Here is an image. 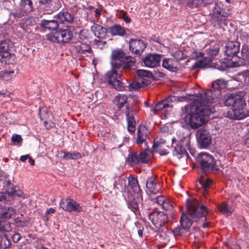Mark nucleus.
Masks as SVG:
<instances>
[{"mask_svg": "<svg viewBox=\"0 0 249 249\" xmlns=\"http://www.w3.org/2000/svg\"><path fill=\"white\" fill-rule=\"evenodd\" d=\"M93 25L90 27L91 32L94 36L99 38H104L108 32V28H104L99 24L96 23L94 20H92Z\"/></svg>", "mask_w": 249, "mask_h": 249, "instance_id": "19", "label": "nucleus"}, {"mask_svg": "<svg viewBox=\"0 0 249 249\" xmlns=\"http://www.w3.org/2000/svg\"><path fill=\"white\" fill-rule=\"evenodd\" d=\"M128 189L131 190L134 194L137 196H140L142 200V198L141 196L142 190L138 183L137 176H130L128 178Z\"/></svg>", "mask_w": 249, "mask_h": 249, "instance_id": "22", "label": "nucleus"}, {"mask_svg": "<svg viewBox=\"0 0 249 249\" xmlns=\"http://www.w3.org/2000/svg\"><path fill=\"white\" fill-rule=\"evenodd\" d=\"M25 23L27 26H33L36 24V18L35 17L30 16L25 19Z\"/></svg>", "mask_w": 249, "mask_h": 249, "instance_id": "60", "label": "nucleus"}, {"mask_svg": "<svg viewBox=\"0 0 249 249\" xmlns=\"http://www.w3.org/2000/svg\"><path fill=\"white\" fill-rule=\"evenodd\" d=\"M38 115L41 120H45L44 125L47 123V117L49 115L48 109L46 107H42L39 108Z\"/></svg>", "mask_w": 249, "mask_h": 249, "instance_id": "42", "label": "nucleus"}, {"mask_svg": "<svg viewBox=\"0 0 249 249\" xmlns=\"http://www.w3.org/2000/svg\"><path fill=\"white\" fill-rule=\"evenodd\" d=\"M175 236L182 235L184 234L187 231L181 226V227H177L172 231Z\"/></svg>", "mask_w": 249, "mask_h": 249, "instance_id": "54", "label": "nucleus"}, {"mask_svg": "<svg viewBox=\"0 0 249 249\" xmlns=\"http://www.w3.org/2000/svg\"><path fill=\"white\" fill-rule=\"evenodd\" d=\"M240 50V45L237 42H229L225 46V53L229 57L236 55Z\"/></svg>", "mask_w": 249, "mask_h": 249, "instance_id": "21", "label": "nucleus"}, {"mask_svg": "<svg viewBox=\"0 0 249 249\" xmlns=\"http://www.w3.org/2000/svg\"><path fill=\"white\" fill-rule=\"evenodd\" d=\"M9 194L11 196V201L12 200L14 196H17L18 197L22 196L23 192L20 190H14L11 192H9Z\"/></svg>", "mask_w": 249, "mask_h": 249, "instance_id": "61", "label": "nucleus"}, {"mask_svg": "<svg viewBox=\"0 0 249 249\" xmlns=\"http://www.w3.org/2000/svg\"><path fill=\"white\" fill-rule=\"evenodd\" d=\"M20 8L26 12H31L34 10L33 3L31 0H21L19 3Z\"/></svg>", "mask_w": 249, "mask_h": 249, "instance_id": "36", "label": "nucleus"}, {"mask_svg": "<svg viewBox=\"0 0 249 249\" xmlns=\"http://www.w3.org/2000/svg\"><path fill=\"white\" fill-rule=\"evenodd\" d=\"M94 42L97 47L100 49H102L107 44V42L105 41L97 39H95Z\"/></svg>", "mask_w": 249, "mask_h": 249, "instance_id": "62", "label": "nucleus"}, {"mask_svg": "<svg viewBox=\"0 0 249 249\" xmlns=\"http://www.w3.org/2000/svg\"><path fill=\"white\" fill-rule=\"evenodd\" d=\"M139 161L143 163H147L149 161V155L146 151H143L140 153L139 156Z\"/></svg>", "mask_w": 249, "mask_h": 249, "instance_id": "46", "label": "nucleus"}, {"mask_svg": "<svg viewBox=\"0 0 249 249\" xmlns=\"http://www.w3.org/2000/svg\"><path fill=\"white\" fill-rule=\"evenodd\" d=\"M219 49L220 44L214 41L212 42L210 47L206 50L207 56L212 58L213 60L217 59L219 56Z\"/></svg>", "mask_w": 249, "mask_h": 249, "instance_id": "25", "label": "nucleus"}, {"mask_svg": "<svg viewBox=\"0 0 249 249\" xmlns=\"http://www.w3.org/2000/svg\"><path fill=\"white\" fill-rule=\"evenodd\" d=\"M117 106L119 108H122L124 105L126 103L127 97L125 95H119L117 97Z\"/></svg>", "mask_w": 249, "mask_h": 249, "instance_id": "49", "label": "nucleus"}, {"mask_svg": "<svg viewBox=\"0 0 249 249\" xmlns=\"http://www.w3.org/2000/svg\"><path fill=\"white\" fill-rule=\"evenodd\" d=\"M11 45L10 40L0 41V63L1 64H9L14 61L15 56L9 52Z\"/></svg>", "mask_w": 249, "mask_h": 249, "instance_id": "9", "label": "nucleus"}, {"mask_svg": "<svg viewBox=\"0 0 249 249\" xmlns=\"http://www.w3.org/2000/svg\"><path fill=\"white\" fill-rule=\"evenodd\" d=\"M241 108V107L234 108L233 110L235 119L241 120L246 117V115L244 113V111Z\"/></svg>", "mask_w": 249, "mask_h": 249, "instance_id": "45", "label": "nucleus"}, {"mask_svg": "<svg viewBox=\"0 0 249 249\" xmlns=\"http://www.w3.org/2000/svg\"><path fill=\"white\" fill-rule=\"evenodd\" d=\"M149 219L157 231L160 232H165L168 230L167 224L169 221L168 214L163 212L154 211L149 214Z\"/></svg>", "mask_w": 249, "mask_h": 249, "instance_id": "4", "label": "nucleus"}, {"mask_svg": "<svg viewBox=\"0 0 249 249\" xmlns=\"http://www.w3.org/2000/svg\"><path fill=\"white\" fill-rule=\"evenodd\" d=\"M223 5L216 4L211 18L213 23H217L219 26L227 25V19L231 15L229 9H224Z\"/></svg>", "mask_w": 249, "mask_h": 249, "instance_id": "7", "label": "nucleus"}, {"mask_svg": "<svg viewBox=\"0 0 249 249\" xmlns=\"http://www.w3.org/2000/svg\"><path fill=\"white\" fill-rule=\"evenodd\" d=\"M29 12H26L25 11L22 10L21 8L20 10H17L15 12L11 13V15H12L15 18H17V19L18 18H22L24 14L29 13Z\"/></svg>", "mask_w": 249, "mask_h": 249, "instance_id": "50", "label": "nucleus"}, {"mask_svg": "<svg viewBox=\"0 0 249 249\" xmlns=\"http://www.w3.org/2000/svg\"><path fill=\"white\" fill-rule=\"evenodd\" d=\"M105 79L110 86L118 91H123L124 89L125 86L121 81V77L116 71L111 70L105 74Z\"/></svg>", "mask_w": 249, "mask_h": 249, "instance_id": "10", "label": "nucleus"}, {"mask_svg": "<svg viewBox=\"0 0 249 249\" xmlns=\"http://www.w3.org/2000/svg\"><path fill=\"white\" fill-rule=\"evenodd\" d=\"M16 210L11 207L0 206V217L9 219L16 213Z\"/></svg>", "mask_w": 249, "mask_h": 249, "instance_id": "31", "label": "nucleus"}, {"mask_svg": "<svg viewBox=\"0 0 249 249\" xmlns=\"http://www.w3.org/2000/svg\"><path fill=\"white\" fill-rule=\"evenodd\" d=\"M177 63V61L174 59L165 58L163 59L162 66L171 71L176 72L178 70Z\"/></svg>", "mask_w": 249, "mask_h": 249, "instance_id": "29", "label": "nucleus"}, {"mask_svg": "<svg viewBox=\"0 0 249 249\" xmlns=\"http://www.w3.org/2000/svg\"><path fill=\"white\" fill-rule=\"evenodd\" d=\"M213 60L209 56H207L196 61L193 66L192 69H195L196 68H206L211 66Z\"/></svg>", "mask_w": 249, "mask_h": 249, "instance_id": "30", "label": "nucleus"}, {"mask_svg": "<svg viewBox=\"0 0 249 249\" xmlns=\"http://www.w3.org/2000/svg\"><path fill=\"white\" fill-rule=\"evenodd\" d=\"M73 37V33L68 29H60L46 36L47 39L58 43H67Z\"/></svg>", "mask_w": 249, "mask_h": 249, "instance_id": "8", "label": "nucleus"}, {"mask_svg": "<svg viewBox=\"0 0 249 249\" xmlns=\"http://www.w3.org/2000/svg\"><path fill=\"white\" fill-rule=\"evenodd\" d=\"M213 0H189L188 5L192 8L205 6L213 3Z\"/></svg>", "mask_w": 249, "mask_h": 249, "instance_id": "33", "label": "nucleus"}, {"mask_svg": "<svg viewBox=\"0 0 249 249\" xmlns=\"http://www.w3.org/2000/svg\"><path fill=\"white\" fill-rule=\"evenodd\" d=\"M219 210L223 214L230 215L231 214L232 212L229 209V207L225 203H222L218 207Z\"/></svg>", "mask_w": 249, "mask_h": 249, "instance_id": "47", "label": "nucleus"}, {"mask_svg": "<svg viewBox=\"0 0 249 249\" xmlns=\"http://www.w3.org/2000/svg\"><path fill=\"white\" fill-rule=\"evenodd\" d=\"M161 57V54L150 53L145 56L143 62L147 67L154 68L159 65Z\"/></svg>", "mask_w": 249, "mask_h": 249, "instance_id": "17", "label": "nucleus"}, {"mask_svg": "<svg viewBox=\"0 0 249 249\" xmlns=\"http://www.w3.org/2000/svg\"><path fill=\"white\" fill-rule=\"evenodd\" d=\"M227 82L220 79L214 81L212 84V89H207L202 93H200L199 97L207 102V104H212L216 101L221 95V89L226 88Z\"/></svg>", "mask_w": 249, "mask_h": 249, "instance_id": "3", "label": "nucleus"}, {"mask_svg": "<svg viewBox=\"0 0 249 249\" xmlns=\"http://www.w3.org/2000/svg\"><path fill=\"white\" fill-rule=\"evenodd\" d=\"M127 123V129L129 132L131 133H134L136 127V121L134 118H126Z\"/></svg>", "mask_w": 249, "mask_h": 249, "instance_id": "43", "label": "nucleus"}, {"mask_svg": "<svg viewBox=\"0 0 249 249\" xmlns=\"http://www.w3.org/2000/svg\"><path fill=\"white\" fill-rule=\"evenodd\" d=\"M187 213L193 219L205 217L208 213L207 208L200 204L196 199H188L186 202Z\"/></svg>", "mask_w": 249, "mask_h": 249, "instance_id": "5", "label": "nucleus"}, {"mask_svg": "<svg viewBox=\"0 0 249 249\" xmlns=\"http://www.w3.org/2000/svg\"><path fill=\"white\" fill-rule=\"evenodd\" d=\"M196 138L199 145L202 148H206L211 144L212 141L211 135L203 127L197 130Z\"/></svg>", "mask_w": 249, "mask_h": 249, "instance_id": "12", "label": "nucleus"}, {"mask_svg": "<svg viewBox=\"0 0 249 249\" xmlns=\"http://www.w3.org/2000/svg\"><path fill=\"white\" fill-rule=\"evenodd\" d=\"M137 143L138 145L145 142L148 138V130L144 125H140L137 128Z\"/></svg>", "mask_w": 249, "mask_h": 249, "instance_id": "20", "label": "nucleus"}, {"mask_svg": "<svg viewBox=\"0 0 249 249\" xmlns=\"http://www.w3.org/2000/svg\"><path fill=\"white\" fill-rule=\"evenodd\" d=\"M161 206L163 209L169 211H172L174 208L173 203L167 199Z\"/></svg>", "mask_w": 249, "mask_h": 249, "instance_id": "53", "label": "nucleus"}, {"mask_svg": "<svg viewBox=\"0 0 249 249\" xmlns=\"http://www.w3.org/2000/svg\"><path fill=\"white\" fill-rule=\"evenodd\" d=\"M10 242L7 238L6 235L3 237L1 238V240L0 242V247L3 249H7L10 247Z\"/></svg>", "mask_w": 249, "mask_h": 249, "instance_id": "51", "label": "nucleus"}, {"mask_svg": "<svg viewBox=\"0 0 249 249\" xmlns=\"http://www.w3.org/2000/svg\"><path fill=\"white\" fill-rule=\"evenodd\" d=\"M15 76V72L13 71H4L0 73V78L5 81H9Z\"/></svg>", "mask_w": 249, "mask_h": 249, "instance_id": "41", "label": "nucleus"}, {"mask_svg": "<svg viewBox=\"0 0 249 249\" xmlns=\"http://www.w3.org/2000/svg\"><path fill=\"white\" fill-rule=\"evenodd\" d=\"M136 110L133 109L132 108H129L128 107H127V111H126V118H134V116L136 114Z\"/></svg>", "mask_w": 249, "mask_h": 249, "instance_id": "57", "label": "nucleus"}, {"mask_svg": "<svg viewBox=\"0 0 249 249\" xmlns=\"http://www.w3.org/2000/svg\"><path fill=\"white\" fill-rule=\"evenodd\" d=\"M130 51L136 54L141 53L146 47L144 42L140 39H131L129 41Z\"/></svg>", "mask_w": 249, "mask_h": 249, "instance_id": "16", "label": "nucleus"}, {"mask_svg": "<svg viewBox=\"0 0 249 249\" xmlns=\"http://www.w3.org/2000/svg\"><path fill=\"white\" fill-rule=\"evenodd\" d=\"M126 161L130 165H134L139 163L138 155L136 152H132L128 154Z\"/></svg>", "mask_w": 249, "mask_h": 249, "instance_id": "40", "label": "nucleus"}, {"mask_svg": "<svg viewBox=\"0 0 249 249\" xmlns=\"http://www.w3.org/2000/svg\"><path fill=\"white\" fill-rule=\"evenodd\" d=\"M166 200V198L163 196L160 195L154 198L153 202L162 206Z\"/></svg>", "mask_w": 249, "mask_h": 249, "instance_id": "56", "label": "nucleus"}, {"mask_svg": "<svg viewBox=\"0 0 249 249\" xmlns=\"http://www.w3.org/2000/svg\"><path fill=\"white\" fill-rule=\"evenodd\" d=\"M165 142V141L164 140H158V139H155L152 146L153 151L159 153L161 156L167 155L168 152L167 150L161 148L162 146L164 145Z\"/></svg>", "mask_w": 249, "mask_h": 249, "instance_id": "27", "label": "nucleus"}, {"mask_svg": "<svg viewBox=\"0 0 249 249\" xmlns=\"http://www.w3.org/2000/svg\"><path fill=\"white\" fill-rule=\"evenodd\" d=\"M246 66L249 68V46L243 45L241 51V57L239 61L234 62V67Z\"/></svg>", "mask_w": 249, "mask_h": 249, "instance_id": "15", "label": "nucleus"}, {"mask_svg": "<svg viewBox=\"0 0 249 249\" xmlns=\"http://www.w3.org/2000/svg\"><path fill=\"white\" fill-rule=\"evenodd\" d=\"M23 216V214H21L20 216H18L14 219V221L16 227L21 228L26 227L28 225L30 222V218L28 217L22 220V218Z\"/></svg>", "mask_w": 249, "mask_h": 249, "instance_id": "39", "label": "nucleus"}, {"mask_svg": "<svg viewBox=\"0 0 249 249\" xmlns=\"http://www.w3.org/2000/svg\"><path fill=\"white\" fill-rule=\"evenodd\" d=\"M38 2L39 6L47 11L48 14L52 13L61 6L59 0H38Z\"/></svg>", "mask_w": 249, "mask_h": 249, "instance_id": "14", "label": "nucleus"}, {"mask_svg": "<svg viewBox=\"0 0 249 249\" xmlns=\"http://www.w3.org/2000/svg\"><path fill=\"white\" fill-rule=\"evenodd\" d=\"M111 64L115 69L121 70L122 71H127L134 66L136 59L134 57L126 55L121 49L112 51L111 56Z\"/></svg>", "mask_w": 249, "mask_h": 249, "instance_id": "2", "label": "nucleus"}, {"mask_svg": "<svg viewBox=\"0 0 249 249\" xmlns=\"http://www.w3.org/2000/svg\"><path fill=\"white\" fill-rule=\"evenodd\" d=\"M61 153L63 154V155L62 156V158L63 159L66 160L72 159L71 153L65 151H61Z\"/></svg>", "mask_w": 249, "mask_h": 249, "instance_id": "63", "label": "nucleus"}, {"mask_svg": "<svg viewBox=\"0 0 249 249\" xmlns=\"http://www.w3.org/2000/svg\"><path fill=\"white\" fill-rule=\"evenodd\" d=\"M195 107V111L193 112L189 118L188 124L190 127L196 129L207 122L209 116L215 112L213 106L207 104V102L200 97H198Z\"/></svg>", "mask_w": 249, "mask_h": 249, "instance_id": "1", "label": "nucleus"}, {"mask_svg": "<svg viewBox=\"0 0 249 249\" xmlns=\"http://www.w3.org/2000/svg\"><path fill=\"white\" fill-rule=\"evenodd\" d=\"M41 26L49 30L55 31L58 29L59 24L57 20L44 19L41 21Z\"/></svg>", "mask_w": 249, "mask_h": 249, "instance_id": "32", "label": "nucleus"}, {"mask_svg": "<svg viewBox=\"0 0 249 249\" xmlns=\"http://www.w3.org/2000/svg\"><path fill=\"white\" fill-rule=\"evenodd\" d=\"M11 141L15 143L19 144L22 142V139L19 135L13 134L11 138Z\"/></svg>", "mask_w": 249, "mask_h": 249, "instance_id": "59", "label": "nucleus"}, {"mask_svg": "<svg viewBox=\"0 0 249 249\" xmlns=\"http://www.w3.org/2000/svg\"><path fill=\"white\" fill-rule=\"evenodd\" d=\"M199 183L200 184L202 189V193L203 195L204 196H206L208 193V189L210 188L212 183V181L210 179L208 178H205L204 177H201L199 180Z\"/></svg>", "mask_w": 249, "mask_h": 249, "instance_id": "34", "label": "nucleus"}, {"mask_svg": "<svg viewBox=\"0 0 249 249\" xmlns=\"http://www.w3.org/2000/svg\"><path fill=\"white\" fill-rule=\"evenodd\" d=\"M147 77L138 78V82L143 86H146L151 83V81Z\"/></svg>", "mask_w": 249, "mask_h": 249, "instance_id": "58", "label": "nucleus"}, {"mask_svg": "<svg viewBox=\"0 0 249 249\" xmlns=\"http://www.w3.org/2000/svg\"><path fill=\"white\" fill-rule=\"evenodd\" d=\"M11 230V224L6 220L0 221V231L8 232Z\"/></svg>", "mask_w": 249, "mask_h": 249, "instance_id": "44", "label": "nucleus"}, {"mask_svg": "<svg viewBox=\"0 0 249 249\" xmlns=\"http://www.w3.org/2000/svg\"><path fill=\"white\" fill-rule=\"evenodd\" d=\"M180 225L184 229L188 231L193 223V218L187 213H183L180 219Z\"/></svg>", "mask_w": 249, "mask_h": 249, "instance_id": "28", "label": "nucleus"}, {"mask_svg": "<svg viewBox=\"0 0 249 249\" xmlns=\"http://www.w3.org/2000/svg\"><path fill=\"white\" fill-rule=\"evenodd\" d=\"M76 52L79 53H84L86 52L90 53L91 48L90 46L86 43L80 42L75 46Z\"/></svg>", "mask_w": 249, "mask_h": 249, "instance_id": "37", "label": "nucleus"}, {"mask_svg": "<svg viewBox=\"0 0 249 249\" xmlns=\"http://www.w3.org/2000/svg\"><path fill=\"white\" fill-rule=\"evenodd\" d=\"M196 161L200 165L203 173L212 171H217L219 169L217 162L213 157L206 153H200L196 157Z\"/></svg>", "mask_w": 249, "mask_h": 249, "instance_id": "6", "label": "nucleus"}, {"mask_svg": "<svg viewBox=\"0 0 249 249\" xmlns=\"http://www.w3.org/2000/svg\"><path fill=\"white\" fill-rule=\"evenodd\" d=\"M244 143L248 147H249V125L247 129V132L245 136Z\"/></svg>", "mask_w": 249, "mask_h": 249, "instance_id": "64", "label": "nucleus"}, {"mask_svg": "<svg viewBox=\"0 0 249 249\" xmlns=\"http://www.w3.org/2000/svg\"><path fill=\"white\" fill-rule=\"evenodd\" d=\"M56 18L60 23L64 24H71L74 21L73 16L68 11L65 10H63L59 12Z\"/></svg>", "mask_w": 249, "mask_h": 249, "instance_id": "23", "label": "nucleus"}, {"mask_svg": "<svg viewBox=\"0 0 249 249\" xmlns=\"http://www.w3.org/2000/svg\"><path fill=\"white\" fill-rule=\"evenodd\" d=\"M173 154L178 159L181 158L184 156H188V154L185 148L179 144H178L175 147Z\"/></svg>", "mask_w": 249, "mask_h": 249, "instance_id": "35", "label": "nucleus"}, {"mask_svg": "<svg viewBox=\"0 0 249 249\" xmlns=\"http://www.w3.org/2000/svg\"><path fill=\"white\" fill-rule=\"evenodd\" d=\"M115 187L117 189L124 190L125 189V180L123 178H119L114 184Z\"/></svg>", "mask_w": 249, "mask_h": 249, "instance_id": "52", "label": "nucleus"}, {"mask_svg": "<svg viewBox=\"0 0 249 249\" xmlns=\"http://www.w3.org/2000/svg\"><path fill=\"white\" fill-rule=\"evenodd\" d=\"M146 188L152 194H156L160 190V185L157 179V176H151L147 178L146 181Z\"/></svg>", "mask_w": 249, "mask_h": 249, "instance_id": "18", "label": "nucleus"}, {"mask_svg": "<svg viewBox=\"0 0 249 249\" xmlns=\"http://www.w3.org/2000/svg\"><path fill=\"white\" fill-rule=\"evenodd\" d=\"M173 106L170 99L169 98L160 100L152 107V110L155 112L164 110L165 111H168L169 108H172Z\"/></svg>", "mask_w": 249, "mask_h": 249, "instance_id": "24", "label": "nucleus"}, {"mask_svg": "<svg viewBox=\"0 0 249 249\" xmlns=\"http://www.w3.org/2000/svg\"><path fill=\"white\" fill-rule=\"evenodd\" d=\"M137 74L138 78L147 77L150 78L152 77V72L143 70H138L137 71Z\"/></svg>", "mask_w": 249, "mask_h": 249, "instance_id": "48", "label": "nucleus"}, {"mask_svg": "<svg viewBox=\"0 0 249 249\" xmlns=\"http://www.w3.org/2000/svg\"><path fill=\"white\" fill-rule=\"evenodd\" d=\"M79 38L81 40L87 39L89 37V31L86 29H83L79 33Z\"/></svg>", "mask_w": 249, "mask_h": 249, "instance_id": "55", "label": "nucleus"}, {"mask_svg": "<svg viewBox=\"0 0 249 249\" xmlns=\"http://www.w3.org/2000/svg\"><path fill=\"white\" fill-rule=\"evenodd\" d=\"M139 196H137V199L135 198L132 199L131 201L127 204L128 208L136 214L139 213V203L140 201Z\"/></svg>", "mask_w": 249, "mask_h": 249, "instance_id": "38", "label": "nucleus"}, {"mask_svg": "<svg viewBox=\"0 0 249 249\" xmlns=\"http://www.w3.org/2000/svg\"><path fill=\"white\" fill-rule=\"evenodd\" d=\"M224 103L226 106L234 108L242 107L246 105L243 96L234 93L227 94L224 98Z\"/></svg>", "mask_w": 249, "mask_h": 249, "instance_id": "11", "label": "nucleus"}, {"mask_svg": "<svg viewBox=\"0 0 249 249\" xmlns=\"http://www.w3.org/2000/svg\"><path fill=\"white\" fill-rule=\"evenodd\" d=\"M108 32L112 36H124L126 35V29L118 24L108 27Z\"/></svg>", "mask_w": 249, "mask_h": 249, "instance_id": "26", "label": "nucleus"}, {"mask_svg": "<svg viewBox=\"0 0 249 249\" xmlns=\"http://www.w3.org/2000/svg\"><path fill=\"white\" fill-rule=\"evenodd\" d=\"M59 205L63 210L68 212H80L82 211V207L80 204L71 198L62 199Z\"/></svg>", "mask_w": 249, "mask_h": 249, "instance_id": "13", "label": "nucleus"}]
</instances>
